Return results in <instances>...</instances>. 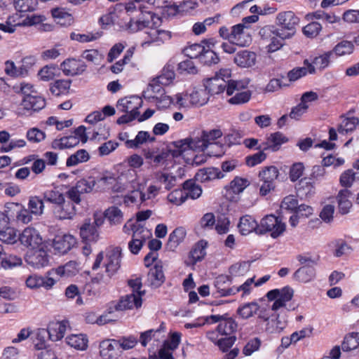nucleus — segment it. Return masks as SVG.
Listing matches in <instances>:
<instances>
[{"instance_id":"f257e3e1","label":"nucleus","mask_w":359,"mask_h":359,"mask_svg":"<svg viewBox=\"0 0 359 359\" xmlns=\"http://www.w3.org/2000/svg\"><path fill=\"white\" fill-rule=\"evenodd\" d=\"M156 0H133L126 3L125 9L130 16L127 28L131 32L147 29V40L144 43L158 42V22L160 18L151 11Z\"/></svg>"},{"instance_id":"f03ea898","label":"nucleus","mask_w":359,"mask_h":359,"mask_svg":"<svg viewBox=\"0 0 359 359\" xmlns=\"http://www.w3.org/2000/svg\"><path fill=\"white\" fill-rule=\"evenodd\" d=\"M121 251L118 248H114L107 250L106 259L104 264L105 275H100L95 278L97 283H109L111 278L118 272L121 267Z\"/></svg>"},{"instance_id":"7ed1b4c3","label":"nucleus","mask_w":359,"mask_h":359,"mask_svg":"<svg viewBox=\"0 0 359 359\" xmlns=\"http://www.w3.org/2000/svg\"><path fill=\"white\" fill-rule=\"evenodd\" d=\"M261 43L265 46L269 53H273L279 50L283 45V41L287 37H283V34L278 28L274 26H264L259 30Z\"/></svg>"},{"instance_id":"20e7f679","label":"nucleus","mask_w":359,"mask_h":359,"mask_svg":"<svg viewBox=\"0 0 359 359\" xmlns=\"http://www.w3.org/2000/svg\"><path fill=\"white\" fill-rule=\"evenodd\" d=\"M249 83V79L231 81L228 83L226 94L231 95L235 93V95L229 99V103L232 104H241L250 100L251 92L250 90L242 91L248 87Z\"/></svg>"},{"instance_id":"39448f33","label":"nucleus","mask_w":359,"mask_h":359,"mask_svg":"<svg viewBox=\"0 0 359 359\" xmlns=\"http://www.w3.org/2000/svg\"><path fill=\"white\" fill-rule=\"evenodd\" d=\"M259 225L257 234L262 235L270 232L273 238L279 237L285 231V224L280 217L273 215L265 216Z\"/></svg>"},{"instance_id":"423d86ee","label":"nucleus","mask_w":359,"mask_h":359,"mask_svg":"<svg viewBox=\"0 0 359 359\" xmlns=\"http://www.w3.org/2000/svg\"><path fill=\"white\" fill-rule=\"evenodd\" d=\"M299 22V18L290 11L280 12L276 16V22L280 27L279 29L283 32L280 36L287 39L295 34Z\"/></svg>"},{"instance_id":"0eeeda50","label":"nucleus","mask_w":359,"mask_h":359,"mask_svg":"<svg viewBox=\"0 0 359 359\" xmlns=\"http://www.w3.org/2000/svg\"><path fill=\"white\" fill-rule=\"evenodd\" d=\"M294 294V290L287 286L280 290L275 289L267 292L266 297L270 301H275L271 306L273 311H277L279 309L286 306V303L290 302Z\"/></svg>"},{"instance_id":"6e6552de","label":"nucleus","mask_w":359,"mask_h":359,"mask_svg":"<svg viewBox=\"0 0 359 359\" xmlns=\"http://www.w3.org/2000/svg\"><path fill=\"white\" fill-rule=\"evenodd\" d=\"M129 182L132 184L133 190L130 194L124 197L126 203H135L138 201H146V194L142 191V185L137 182V172L134 169H129L125 174Z\"/></svg>"},{"instance_id":"1a4fd4ad","label":"nucleus","mask_w":359,"mask_h":359,"mask_svg":"<svg viewBox=\"0 0 359 359\" xmlns=\"http://www.w3.org/2000/svg\"><path fill=\"white\" fill-rule=\"evenodd\" d=\"M53 214L58 220L72 219L76 215V206L69 201L64 198L53 207Z\"/></svg>"},{"instance_id":"9d476101","label":"nucleus","mask_w":359,"mask_h":359,"mask_svg":"<svg viewBox=\"0 0 359 359\" xmlns=\"http://www.w3.org/2000/svg\"><path fill=\"white\" fill-rule=\"evenodd\" d=\"M22 245L30 248L32 250L42 246V238L39 233L34 228H26L19 236Z\"/></svg>"},{"instance_id":"9b49d317","label":"nucleus","mask_w":359,"mask_h":359,"mask_svg":"<svg viewBox=\"0 0 359 359\" xmlns=\"http://www.w3.org/2000/svg\"><path fill=\"white\" fill-rule=\"evenodd\" d=\"M252 41L248 27L243 24H238L231 27V42L239 46H247Z\"/></svg>"},{"instance_id":"f8f14e48","label":"nucleus","mask_w":359,"mask_h":359,"mask_svg":"<svg viewBox=\"0 0 359 359\" xmlns=\"http://www.w3.org/2000/svg\"><path fill=\"white\" fill-rule=\"evenodd\" d=\"M223 133L220 129H213L210 130H203L200 137H196L198 148L199 151H205L209 146L219 147L216 140L221 137Z\"/></svg>"},{"instance_id":"ddd939ff","label":"nucleus","mask_w":359,"mask_h":359,"mask_svg":"<svg viewBox=\"0 0 359 359\" xmlns=\"http://www.w3.org/2000/svg\"><path fill=\"white\" fill-rule=\"evenodd\" d=\"M249 185L248 180L236 177L226 187L224 196L231 201H236L239 198V194Z\"/></svg>"},{"instance_id":"4468645a","label":"nucleus","mask_w":359,"mask_h":359,"mask_svg":"<svg viewBox=\"0 0 359 359\" xmlns=\"http://www.w3.org/2000/svg\"><path fill=\"white\" fill-rule=\"evenodd\" d=\"M76 244V239L71 234L57 235L53 241L54 250L60 254H65Z\"/></svg>"},{"instance_id":"2eb2a0df","label":"nucleus","mask_w":359,"mask_h":359,"mask_svg":"<svg viewBox=\"0 0 359 359\" xmlns=\"http://www.w3.org/2000/svg\"><path fill=\"white\" fill-rule=\"evenodd\" d=\"M26 262L34 268L44 267L48 264V254L41 246L28 252L26 256Z\"/></svg>"},{"instance_id":"dca6fc26","label":"nucleus","mask_w":359,"mask_h":359,"mask_svg":"<svg viewBox=\"0 0 359 359\" xmlns=\"http://www.w3.org/2000/svg\"><path fill=\"white\" fill-rule=\"evenodd\" d=\"M60 69L66 76H74L84 72L86 65L81 60L69 58L61 63Z\"/></svg>"},{"instance_id":"f3484780","label":"nucleus","mask_w":359,"mask_h":359,"mask_svg":"<svg viewBox=\"0 0 359 359\" xmlns=\"http://www.w3.org/2000/svg\"><path fill=\"white\" fill-rule=\"evenodd\" d=\"M172 146L173 149H170L169 151L172 153V156L177 157L180 156L184 151L188 149L194 151H199L198 148V142L196 138H186L175 141L171 143L170 147Z\"/></svg>"},{"instance_id":"a211bd4d","label":"nucleus","mask_w":359,"mask_h":359,"mask_svg":"<svg viewBox=\"0 0 359 359\" xmlns=\"http://www.w3.org/2000/svg\"><path fill=\"white\" fill-rule=\"evenodd\" d=\"M288 139L280 132L272 133L266 138V142L257 147V149L270 150L277 151L280 146L287 142Z\"/></svg>"},{"instance_id":"6ab92c4d","label":"nucleus","mask_w":359,"mask_h":359,"mask_svg":"<svg viewBox=\"0 0 359 359\" xmlns=\"http://www.w3.org/2000/svg\"><path fill=\"white\" fill-rule=\"evenodd\" d=\"M141 100L137 97H124L118 101L116 109L120 112L135 114L138 116V109L141 107Z\"/></svg>"},{"instance_id":"aec40b11","label":"nucleus","mask_w":359,"mask_h":359,"mask_svg":"<svg viewBox=\"0 0 359 359\" xmlns=\"http://www.w3.org/2000/svg\"><path fill=\"white\" fill-rule=\"evenodd\" d=\"M116 339H105L100 344V354L104 359H116L121 353Z\"/></svg>"},{"instance_id":"412c9836","label":"nucleus","mask_w":359,"mask_h":359,"mask_svg":"<svg viewBox=\"0 0 359 359\" xmlns=\"http://www.w3.org/2000/svg\"><path fill=\"white\" fill-rule=\"evenodd\" d=\"M231 81L224 80L223 77L215 76L213 78L208 79L204 83L205 90L209 95H217L224 92L228 87V83Z\"/></svg>"},{"instance_id":"4be33fe9","label":"nucleus","mask_w":359,"mask_h":359,"mask_svg":"<svg viewBox=\"0 0 359 359\" xmlns=\"http://www.w3.org/2000/svg\"><path fill=\"white\" fill-rule=\"evenodd\" d=\"M46 106V101L43 97L35 93L31 96L23 97L21 102V107L27 112L38 111Z\"/></svg>"},{"instance_id":"5701e85b","label":"nucleus","mask_w":359,"mask_h":359,"mask_svg":"<svg viewBox=\"0 0 359 359\" xmlns=\"http://www.w3.org/2000/svg\"><path fill=\"white\" fill-rule=\"evenodd\" d=\"M142 299L140 294L131 293L123 297L119 302L114 305V309L116 311H123L133 308L138 309L142 306Z\"/></svg>"},{"instance_id":"b1692460","label":"nucleus","mask_w":359,"mask_h":359,"mask_svg":"<svg viewBox=\"0 0 359 359\" xmlns=\"http://www.w3.org/2000/svg\"><path fill=\"white\" fill-rule=\"evenodd\" d=\"M67 327H69L67 320L50 323L46 330L49 339L53 341L62 339L65 334Z\"/></svg>"},{"instance_id":"393cba45","label":"nucleus","mask_w":359,"mask_h":359,"mask_svg":"<svg viewBox=\"0 0 359 359\" xmlns=\"http://www.w3.org/2000/svg\"><path fill=\"white\" fill-rule=\"evenodd\" d=\"M55 282L53 278L42 277L36 274L29 276L25 280L27 287L30 289H38L43 287L46 290H50L55 285Z\"/></svg>"},{"instance_id":"a878e982","label":"nucleus","mask_w":359,"mask_h":359,"mask_svg":"<svg viewBox=\"0 0 359 359\" xmlns=\"http://www.w3.org/2000/svg\"><path fill=\"white\" fill-rule=\"evenodd\" d=\"M316 276L315 266L311 264H305L299 267L293 273V278L302 283H308L313 281Z\"/></svg>"},{"instance_id":"bb28decb","label":"nucleus","mask_w":359,"mask_h":359,"mask_svg":"<svg viewBox=\"0 0 359 359\" xmlns=\"http://www.w3.org/2000/svg\"><path fill=\"white\" fill-rule=\"evenodd\" d=\"M231 284V278L226 275H221L216 278L215 280V287L217 293L220 297H228L235 294L236 290L233 287H229Z\"/></svg>"},{"instance_id":"cd10ccee","label":"nucleus","mask_w":359,"mask_h":359,"mask_svg":"<svg viewBox=\"0 0 359 359\" xmlns=\"http://www.w3.org/2000/svg\"><path fill=\"white\" fill-rule=\"evenodd\" d=\"M332 54V51H328L323 55L316 57L312 64L309 63L307 60L304 61V65L307 66L308 72L310 74L316 72V68L320 70L324 69L330 64V58Z\"/></svg>"},{"instance_id":"c85d7f7f","label":"nucleus","mask_w":359,"mask_h":359,"mask_svg":"<svg viewBox=\"0 0 359 359\" xmlns=\"http://www.w3.org/2000/svg\"><path fill=\"white\" fill-rule=\"evenodd\" d=\"M51 15L55 22L63 27L69 26L74 22L73 16L65 8L57 7L51 9Z\"/></svg>"},{"instance_id":"c756f323","label":"nucleus","mask_w":359,"mask_h":359,"mask_svg":"<svg viewBox=\"0 0 359 359\" xmlns=\"http://www.w3.org/2000/svg\"><path fill=\"white\" fill-rule=\"evenodd\" d=\"M238 227L243 235H248L253 231L257 234L259 225L252 216L245 215L240 218Z\"/></svg>"},{"instance_id":"7c9ffc66","label":"nucleus","mask_w":359,"mask_h":359,"mask_svg":"<svg viewBox=\"0 0 359 359\" xmlns=\"http://www.w3.org/2000/svg\"><path fill=\"white\" fill-rule=\"evenodd\" d=\"M165 280V276L163 271V267L158 264H155L154 267L151 268L148 275L147 281L149 284L153 287H158Z\"/></svg>"},{"instance_id":"2f4dec72","label":"nucleus","mask_w":359,"mask_h":359,"mask_svg":"<svg viewBox=\"0 0 359 359\" xmlns=\"http://www.w3.org/2000/svg\"><path fill=\"white\" fill-rule=\"evenodd\" d=\"M256 58L257 56L254 52L243 50L236 53L234 62L241 67H250L255 64Z\"/></svg>"},{"instance_id":"473e14b6","label":"nucleus","mask_w":359,"mask_h":359,"mask_svg":"<svg viewBox=\"0 0 359 359\" xmlns=\"http://www.w3.org/2000/svg\"><path fill=\"white\" fill-rule=\"evenodd\" d=\"M352 196V192L348 189H344L339 191L337 196L338 203L339 211L341 214H347L351 208L352 203L350 201V197Z\"/></svg>"},{"instance_id":"72a5a7b5","label":"nucleus","mask_w":359,"mask_h":359,"mask_svg":"<svg viewBox=\"0 0 359 359\" xmlns=\"http://www.w3.org/2000/svg\"><path fill=\"white\" fill-rule=\"evenodd\" d=\"M80 236L86 243L96 242L99 238V232L94 224L86 222L80 228Z\"/></svg>"},{"instance_id":"f704fd0d","label":"nucleus","mask_w":359,"mask_h":359,"mask_svg":"<svg viewBox=\"0 0 359 359\" xmlns=\"http://www.w3.org/2000/svg\"><path fill=\"white\" fill-rule=\"evenodd\" d=\"M196 179L201 182H208L215 179H219L224 175L216 168H207L199 170L196 174Z\"/></svg>"},{"instance_id":"c9c22d12","label":"nucleus","mask_w":359,"mask_h":359,"mask_svg":"<svg viewBox=\"0 0 359 359\" xmlns=\"http://www.w3.org/2000/svg\"><path fill=\"white\" fill-rule=\"evenodd\" d=\"M187 235L185 228L180 226L176 228L169 236L167 247L174 250L184 239Z\"/></svg>"},{"instance_id":"e433bc0d","label":"nucleus","mask_w":359,"mask_h":359,"mask_svg":"<svg viewBox=\"0 0 359 359\" xmlns=\"http://www.w3.org/2000/svg\"><path fill=\"white\" fill-rule=\"evenodd\" d=\"M79 140L76 136H65L55 139L52 142L51 147L54 149L62 150L69 149L79 144Z\"/></svg>"},{"instance_id":"4c0bfd02","label":"nucleus","mask_w":359,"mask_h":359,"mask_svg":"<svg viewBox=\"0 0 359 359\" xmlns=\"http://www.w3.org/2000/svg\"><path fill=\"white\" fill-rule=\"evenodd\" d=\"M217 332L221 335L233 336L237 330L238 325L232 318H226L217 325Z\"/></svg>"},{"instance_id":"58836bf2","label":"nucleus","mask_w":359,"mask_h":359,"mask_svg":"<svg viewBox=\"0 0 359 359\" xmlns=\"http://www.w3.org/2000/svg\"><path fill=\"white\" fill-rule=\"evenodd\" d=\"M187 98L189 99V102L191 105L203 106L208 102L209 96L206 90L198 89L187 95Z\"/></svg>"},{"instance_id":"ea45409f","label":"nucleus","mask_w":359,"mask_h":359,"mask_svg":"<svg viewBox=\"0 0 359 359\" xmlns=\"http://www.w3.org/2000/svg\"><path fill=\"white\" fill-rule=\"evenodd\" d=\"M65 340L68 345L78 350H85L88 347V338L82 334H71Z\"/></svg>"},{"instance_id":"a19ab883","label":"nucleus","mask_w":359,"mask_h":359,"mask_svg":"<svg viewBox=\"0 0 359 359\" xmlns=\"http://www.w3.org/2000/svg\"><path fill=\"white\" fill-rule=\"evenodd\" d=\"M106 219L112 225H118L123 221V212L116 206H111L104 212Z\"/></svg>"},{"instance_id":"79ce46f5","label":"nucleus","mask_w":359,"mask_h":359,"mask_svg":"<svg viewBox=\"0 0 359 359\" xmlns=\"http://www.w3.org/2000/svg\"><path fill=\"white\" fill-rule=\"evenodd\" d=\"M154 140L155 137H150L149 133L146 131H140L134 140H126V147L130 149H137L145 143L147 140L149 142H154Z\"/></svg>"},{"instance_id":"37998d69","label":"nucleus","mask_w":359,"mask_h":359,"mask_svg":"<svg viewBox=\"0 0 359 359\" xmlns=\"http://www.w3.org/2000/svg\"><path fill=\"white\" fill-rule=\"evenodd\" d=\"M77 263L75 261H70L63 266H60L55 269H53L50 274H57L59 276H70L74 275L77 271Z\"/></svg>"},{"instance_id":"c03bdc74","label":"nucleus","mask_w":359,"mask_h":359,"mask_svg":"<svg viewBox=\"0 0 359 359\" xmlns=\"http://www.w3.org/2000/svg\"><path fill=\"white\" fill-rule=\"evenodd\" d=\"M297 191L301 197H309L313 194L315 189L311 179L302 178L299 182Z\"/></svg>"},{"instance_id":"a18cd8bd","label":"nucleus","mask_w":359,"mask_h":359,"mask_svg":"<svg viewBox=\"0 0 359 359\" xmlns=\"http://www.w3.org/2000/svg\"><path fill=\"white\" fill-rule=\"evenodd\" d=\"M89 159L88 152L85 149H79L68 157L66 165L67 167L75 166L79 163L87 162Z\"/></svg>"},{"instance_id":"49530a36","label":"nucleus","mask_w":359,"mask_h":359,"mask_svg":"<svg viewBox=\"0 0 359 359\" xmlns=\"http://www.w3.org/2000/svg\"><path fill=\"white\" fill-rule=\"evenodd\" d=\"M4 256L1 258V266L4 269H11L20 266L22 264V258L12 254H3Z\"/></svg>"},{"instance_id":"de8ad7c7","label":"nucleus","mask_w":359,"mask_h":359,"mask_svg":"<svg viewBox=\"0 0 359 359\" xmlns=\"http://www.w3.org/2000/svg\"><path fill=\"white\" fill-rule=\"evenodd\" d=\"M48 332L46 329H38L32 336L34 346L37 350L43 351L46 348Z\"/></svg>"},{"instance_id":"09e8293b","label":"nucleus","mask_w":359,"mask_h":359,"mask_svg":"<svg viewBox=\"0 0 359 359\" xmlns=\"http://www.w3.org/2000/svg\"><path fill=\"white\" fill-rule=\"evenodd\" d=\"M183 189L186 195V199L190 198L196 199L199 198L202 194V189L199 185L196 184L191 180H187L183 184Z\"/></svg>"},{"instance_id":"8fccbe9b","label":"nucleus","mask_w":359,"mask_h":359,"mask_svg":"<svg viewBox=\"0 0 359 359\" xmlns=\"http://www.w3.org/2000/svg\"><path fill=\"white\" fill-rule=\"evenodd\" d=\"M259 309L257 302H252L244 304L238 309V313L243 319H248L253 316Z\"/></svg>"},{"instance_id":"3c124183","label":"nucleus","mask_w":359,"mask_h":359,"mask_svg":"<svg viewBox=\"0 0 359 359\" xmlns=\"http://www.w3.org/2000/svg\"><path fill=\"white\" fill-rule=\"evenodd\" d=\"M356 180H359L358 173L351 169H348L341 174L339 184L341 187H345V189H348L351 187L353 182Z\"/></svg>"},{"instance_id":"603ef678","label":"nucleus","mask_w":359,"mask_h":359,"mask_svg":"<svg viewBox=\"0 0 359 359\" xmlns=\"http://www.w3.org/2000/svg\"><path fill=\"white\" fill-rule=\"evenodd\" d=\"M155 179L156 180L157 182L163 184L165 189L167 190H170L173 187H175L177 180L175 176L170 173L163 172H157L155 174Z\"/></svg>"},{"instance_id":"864d4df0","label":"nucleus","mask_w":359,"mask_h":359,"mask_svg":"<svg viewBox=\"0 0 359 359\" xmlns=\"http://www.w3.org/2000/svg\"><path fill=\"white\" fill-rule=\"evenodd\" d=\"M205 245V243H203V241H200L196 243L190 251L189 257L191 259L192 264H195L203 259L206 255Z\"/></svg>"},{"instance_id":"5fc2aeb1","label":"nucleus","mask_w":359,"mask_h":359,"mask_svg":"<svg viewBox=\"0 0 359 359\" xmlns=\"http://www.w3.org/2000/svg\"><path fill=\"white\" fill-rule=\"evenodd\" d=\"M359 346V333H351L345 337L341 348L344 351H350Z\"/></svg>"},{"instance_id":"6e6d98bb","label":"nucleus","mask_w":359,"mask_h":359,"mask_svg":"<svg viewBox=\"0 0 359 359\" xmlns=\"http://www.w3.org/2000/svg\"><path fill=\"white\" fill-rule=\"evenodd\" d=\"M28 210L34 215H41L43 213L44 210V203L43 200L39 196L30 197L28 203Z\"/></svg>"},{"instance_id":"4d7b16f0","label":"nucleus","mask_w":359,"mask_h":359,"mask_svg":"<svg viewBox=\"0 0 359 359\" xmlns=\"http://www.w3.org/2000/svg\"><path fill=\"white\" fill-rule=\"evenodd\" d=\"M278 176V170L275 166H269L259 172V177L261 182L274 184Z\"/></svg>"},{"instance_id":"13d9d810","label":"nucleus","mask_w":359,"mask_h":359,"mask_svg":"<svg viewBox=\"0 0 359 359\" xmlns=\"http://www.w3.org/2000/svg\"><path fill=\"white\" fill-rule=\"evenodd\" d=\"M199 61L204 65H211L217 64L219 61V58L208 46L207 48H204V51L201 53Z\"/></svg>"},{"instance_id":"bf43d9fd","label":"nucleus","mask_w":359,"mask_h":359,"mask_svg":"<svg viewBox=\"0 0 359 359\" xmlns=\"http://www.w3.org/2000/svg\"><path fill=\"white\" fill-rule=\"evenodd\" d=\"M102 34L100 32H89L87 34H79L72 32L70 34V39L73 41H76L81 43H86L95 41L101 37Z\"/></svg>"},{"instance_id":"052dcab7","label":"nucleus","mask_w":359,"mask_h":359,"mask_svg":"<svg viewBox=\"0 0 359 359\" xmlns=\"http://www.w3.org/2000/svg\"><path fill=\"white\" fill-rule=\"evenodd\" d=\"M70 86V81L57 80L50 86V90L53 95L59 96L61 94L66 93L69 89Z\"/></svg>"},{"instance_id":"680f3d73","label":"nucleus","mask_w":359,"mask_h":359,"mask_svg":"<svg viewBox=\"0 0 359 359\" xmlns=\"http://www.w3.org/2000/svg\"><path fill=\"white\" fill-rule=\"evenodd\" d=\"M43 196L45 201L53 204V205H57L65 198V195L56 189L47 190L43 192Z\"/></svg>"},{"instance_id":"e2e57ef3","label":"nucleus","mask_w":359,"mask_h":359,"mask_svg":"<svg viewBox=\"0 0 359 359\" xmlns=\"http://www.w3.org/2000/svg\"><path fill=\"white\" fill-rule=\"evenodd\" d=\"M204 48L205 46L201 44L194 43L185 47L183 52L190 59L195 58L199 60L201 53L204 51Z\"/></svg>"},{"instance_id":"0e129e2a","label":"nucleus","mask_w":359,"mask_h":359,"mask_svg":"<svg viewBox=\"0 0 359 359\" xmlns=\"http://www.w3.org/2000/svg\"><path fill=\"white\" fill-rule=\"evenodd\" d=\"M165 328V324L162 323L160 327L157 330H149L146 332H142L140 337V341L143 346H146L149 341L156 336V334H160L164 332Z\"/></svg>"},{"instance_id":"69168bd1","label":"nucleus","mask_w":359,"mask_h":359,"mask_svg":"<svg viewBox=\"0 0 359 359\" xmlns=\"http://www.w3.org/2000/svg\"><path fill=\"white\" fill-rule=\"evenodd\" d=\"M353 50V45L351 41H342L333 49V52L338 56H344L351 54Z\"/></svg>"},{"instance_id":"338daca9","label":"nucleus","mask_w":359,"mask_h":359,"mask_svg":"<svg viewBox=\"0 0 359 359\" xmlns=\"http://www.w3.org/2000/svg\"><path fill=\"white\" fill-rule=\"evenodd\" d=\"M359 124V119L356 117L346 118L339 126L338 131L339 133H348L354 130Z\"/></svg>"},{"instance_id":"774afa93","label":"nucleus","mask_w":359,"mask_h":359,"mask_svg":"<svg viewBox=\"0 0 359 359\" xmlns=\"http://www.w3.org/2000/svg\"><path fill=\"white\" fill-rule=\"evenodd\" d=\"M175 79V72L169 67H164L161 74L156 77L157 82L163 86L169 85Z\"/></svg>"}]
</instances>
